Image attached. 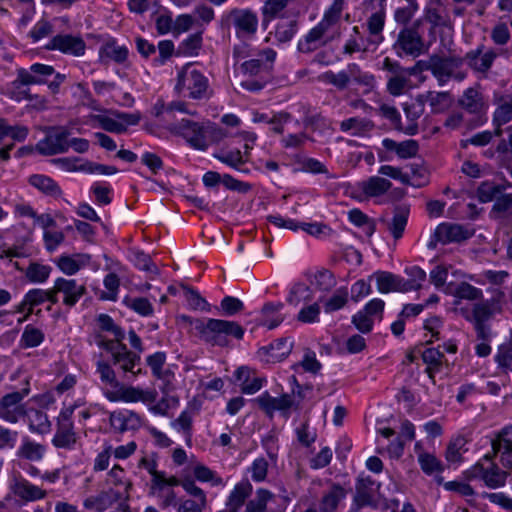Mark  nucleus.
<instances>
[{
	"label": "nucleus",
	"mask_w": 512,
	"mask_h": 512,
	"mask_svg": "<svg viewBox=\"0 0 512 512\" xmlns=\"http://www.w3.org/2000/svg\"><path fill=\"white\" fill-rule=\"evenodd\" d=\"M385 15L383 12L373 13L368 21L367 26L370 33V42L373 44H379L383 41L381 32L384 27Z\"/></svg>",
	"instance_id": "nucleus-35"
},
{
	"label": "nucleus",
	"mask_w": 512,
	"mask_h": 512,
	"mask_svg": "<svg viewBox=\"0 0 512 512\" xmlns=\"http://www.w3.org/2000/svg\"><path fill=\"white\" fill-rule=\"evenodd\" d=\"M44 451L45 448L43 445L26 439L19 448L18 456L30 461H39L42 459Z\"/></svg>",
	"instance_id": "nucleus-36"
},
{
	"label": "nucleus",
	"mask_w": 512,
	"mask_h": 512,
	"mask_svg": "<svg viewBox=\"0 0 512 512\" xmlns=\"http://www.w3.org/2000/svg\"><path fill=\"white\" fill-rule=\"evenodd\" d=\"M409 84V78L405 72L393 75L387 83V89L393 96L401 95Z\"/></svg>",
	"instance_id": "nucleus-51"
},
{
	"label": "nucleus",
	"mask_w": 512,
	"mask_h": 512,
	"mask_svg": "<svg viewBox=\"0 0 512 512\" xmlns=\"http://www.w3.org/2000/svg\"><path fill=\"white\" fill-rule=\"evenodd\" d=\"M121 348V352H117L114 355V364H119L121 369L125 372H132L133 374H137L140 372L138 370L137 372L134 371L135 365L140 361V357L129 351L125 345L118 346Z\"/></svg>",
	"instance_id": "nucleus-32"
},
{
	"label": "nucleus",
	"mask_w": 512,
	"mask_h": 512,
	"mask_svg": "<svg viewBox=\"0 0 512 512\" xmlns=\"http://www.w3.org/2000/svg\"><path fill=\"white\" fill-rule=\"evenodd\" d=\"M183 288L185 291L186 300L193 309L208 310L209 304L204 298L200 296L197 291L185 286Z\"/></svg>",
	"instance_id": "nucleus-59"
},
{
	"label": "nucleus",
	"mask_w": 512,
	"mask_h": 512,
	"mask_svg": "<svg viewBox=\"0 0 512 512\" xmlns=\"http://www.w3.org/2000/svg\"><path fill=\"white\" fill-rule=\"evenodd\" d=\"M29 393V389L16 391L4 395L0 399V418L9 423H16L18 419L26 414L22 400Z\"/></svg>",
	"instance_id": "nucleus-7"
},
{
	"label": "nucleus",
	"mask_w": 512,
	"mask_h": 512,
	"mask_svg": "<svg viewBox=\"0 0 512 512\" xmlns=\"http://www.w3.org/2000/svg\"><path fill=\"white\" fill-rule=\"evenodd\" d=\"M379 174L391 177L393 179L399 180L402 184L405 185H417L421 186L422 183L419 181L416 184L411 182V177L407 173H403L400 168L393 167L390 165H383L379 168Z\"/></svg>",
	"instance_id": "nucleus-52"
},
{
	"label": "nucleus",
	"mask_w": 512,
	"mask_h": 512,
	"mask_svg": "<svg viewBox=\"0 0 512 512\" xmlns=\"http://www.w3.org/2000/svg\"><path fill=\"white\" fill-rule=\"evenodd\" d=\"M47 299V293L42 289H32L26 295L24 300L17 306V312H23L26 307L27 313L20 319H18V323H23L28 319V317L33 312V307L42 304Z\"/></svg>",
	"instance_id": "nucleus-23"
},
{
	"label": "nucleus",
	"mask_w": 512,
	"mask_h": 512,
	"mask_svg": "<svg viewBox=\"0 0 512 512\" xmlns=\"http://www.w3.org/2000/svg\"><path fill=\"white\" fill-rule=\"evenodd\" d=\"M94 120L107 132L121 134L127 131L124 123L104 115H95Z\"/></svg>",
	"instance_id": "nucleus-49"
},
{
	"label": "nucleus",
	"mask_w": 512,
	"mask_h": 512,
	"mask_svg": "<svg viewBox=\"0 0 512 512\" xmlns=\"http://www.w3.org/2000/svg\"><path fill=\"white\" fill-rule=\"evenodd\" d=\"M12 490L18 498L26 502L41 500L47 495L45 490L24 478L16 479L13 483Z\"/></svg>",
	"instance_id": "nucleus-19"
},
{
	"label": "nucleus",
	"mask_w": 512,
	"mask_h": 512,
	"mask_svg": "<svg viewBox=\"0 0 512 512\" xmlns=\"http://www.w3.org/2000/svg\"><path fill=\"white\" fill-rule=\"evenodd\" d=\"M354 504L357 509H361L365 506H373L374 500L370 493V490L367 489V484H365V480H358L356 484V492L354 495Z\"/></svg>",
	"instance_id": "nucleus-39"
},
{
	"label": "nucleus",
	"mask_w": 512,
	"mask_h": 512,
	"mask_svg": "<svg viewBox=\"0 0 512 512\" xmlns=\"http://www.w3.org/2000/svg\"><path fill=\"white\" fill-rule=\"evenodd\" d=\"M493 315L492 306L489 302L477 303L472 310L474 324H485Z\"/></svg>",
	"instance_id": "nucleus-53"
},
{
	"label": "nucleus",
	"mask_w": 512,
	"mask_h": 512,
	"mask_svg": "<svg viewBox=\"0 0 512 512\" xmlns=\"http://www.w3.org/2000/svg\"><path fill=\"white\" fill-rule=\"evenodd\" d=\"M497 56L498 54L494 49H486L485 46L481 44L477 48L467 52L464 57L461 58L463 63H466L471 70L486 78Z\"/></svg>",
	"instance_id": "nucleus-6"
},
{
	"label": "nucleus",
	"mask_w": 512,
	"mask_h": 512,
	"mask_svg": "<svg viewBox=\"0 0 512 512\" xmlns=\"http://www.w3.org/2000/svg\"><path fill=\"white\" fill-rule=\"evenodd\" d=\"M120 499V494L115 491H103L97 496H91L84 501V507L88 510L103 512Z\"/></svg>",
	"instance_id": "nucleus-22"
},
{
	"label": "nucleus",
	"mask_w": 512,
	"mask_h": 512,
	"mask_svg": "<svg viewBox=\"0 0 512 512\" xmlns=\"http://www.w3.org/2000/svg\"><path fill=\"white\" fill-rule=\"evenodd\" d=\"M44 334L38 328L31 325L25 327L21 337V342L24 347H36L42 343Z\"/></svg>",
	"instance_id": "nucleus-50"
},
{
	"label": "nucleus",
	"mask_w": 512,
	"mask_h": 512,
	"mask_svg": "<svg viewBox=\"0 0 512 512\" xmlns=\"http://www.w3.org/2000/svg\"><path fill=\"white\" fill-rule=\"evenodd\" d=\"M424 363L428 365L426 373L431 379L434 378V373L439 370L444 359V353L438 348H427L422 353Z\"/></svg>",
	"instance_id": "nucleus-33"
},
{
	"label": "nucleus",
	"mask_w": 512,
	"mask_h": 512,
	"mask_svg": "<svg viewBox=\"0 0 512 512\" xmlns=\"http://www.w3.org/2000/svg\"><path fill=\"white\" fill-rule=\"evenodd\" d=\"M29 182L31 185L48 195L58 196L61 194L60 187L48 176L35 174L29 178Z\"/></svg>",
	"instance_id": "nucleus-34"
},
{
	"label": "nucleus",
	"mask_w": 512,
	"mask_h": 512,
	"mask_svg": "<svg viewBox=\"0 0 512 512\" xmlns=\"http://www.w3.org/2000/svg\"><path fill=\"white\" fill-rule=\"evenodd\" d=\"M56 291L64 294V304L74 306L86 292L84 285H79L75 280L58 278L56 280Z\"/></svg>",
	"instance_id": "nucleus-20"
},
{
	"label": "nucleus",
	"mask_w": 512,
	"mask_h": 512,
	"mask_svg": "<svg viewBox=\"0 0 512 512\" xmlns=\"http://www.w3.org/2000/svg\"><path fill=\"white\" fill-rule=\"evenodd\" d=\"M157 392L155 390H143L133 386H121L116 393H107L110 401L122 400L125 402H143L152 403L156 400Z\"/></svg>",
	"instance_id": "nucleus-13"
},
{
	"label": "nucleus",
	"mask_w": 512,
	"mask_h": 512,
	"mask_svg": "<svg viewBox=\"0 0 512 512\" xmlns=\"http://www.w3.org/2000/svg\"><path fill=\"white\" fill-rule=\"evenodd\" d=\"M377 288L381 293H388L391 291L407 292V287H404V279H401L389 272L376 273Z\"/></svg>",
	"instance_id": "nucleus-24"
},
{
	"label": "nucleus",
	"mask_w": 512,
	"mask_h": 512,
	"mask_svg": "<svg viewBox=\"0 0 512 512\" xmlns=\"http://www.w3.org/2000/svg\"><path fill=\"white\" fill-rule=\"evenodd\" d=\"M273 498L271 492L265 489H259L254 499L246 504V512H266L267 502Z\"/></svg>",
	"instance_id": "nucleus-38"
},
{
	"label": "nucleus",
	"mask_w": 512,
	"mask_h": 512,
	"mask_svg": "<svg viewBox=\"0 0 512 512\" xmlns=\"http://www.w3.org/2000/svg\"><path fill=\"white\" fill-rule=\"evenodd\" d=\"M463 64L461 57H442L437 54L431 55V73L437 79L440 86L445 85L453 75V70Z\"/></svg>",
	"instance_id": "nucleus-9"
},
{
	"label": "nucleus",
	"mask_w": 512,
	"mask_h": 512,
	"mask_svg": "<svg viewBox=\"0 0 512 512\" xmlns=\"http://www.w3.org/2000/svg\"><path fill=\"white\" fill-rule=\"evenodd\" d=\"M509 472L502 470L497 464L491 463L489 467L477 463L471 470V476L480 478L487 487L497 489L503 487L506 483Z\"/></svg>",
	"instance_id": "nucleus-12"
},
{
	"label": "nucleus",
	"mask_w": 512,
	"mask_h": 512,
	"mask_svg": "<svg viewBox=\"0 0 512 512\" xmlns=\"http://www.w3.org/2000/svg\"><path fill=\"white\" fill-rule=\"evenodd\" d=\"M379 113L386 119L390 120L397 130L402 131L401 117L394 106L382 104L379 107Z\"/></svg>",
	"instance_id": "nucleus-63"
},
{
	"label": "nucleus",
	"mask_w": 512,
	"mask_h": 512,
	"mask_svg": "<svg viewBox=\"0 0 512 512\" xmlns=\"http://www.w3.org/2000/svg\"><path fill=\"white\" fill-rule=\"evenodd\" d=\"M255 402L269 417H272L275 411H280L282 415L288 417L291 409L297 410L299 408L293 395L288 393L279 397H271L268 392H265L255 399Z\"/></svg>",
	"instance_id": "nucleus-8"
},
{
	"label": "nucleus",
	"mask_w": 512,
	"mask_h": 512,
	"mask_svg": "<svg viewBox=\"0 0 512 512\" xmlns=\"http://www.w3.org/2000/svg\"><path fill=\"white\" fill-rule=\"evenodd\" d=\"M50 270L51 269L48 266L32 263L27 268L26 277L31 282L41 283L44 282L49 277Z\"/></svg>",
	"instance_id": "nucleus-54"
},
{
	"label": "nucleus",
	"mask_w": 512,
	"mask_h": 512,
	"mask_svg": "<svg viewBox=\"0 0 512 512\" xmlns=\"http://www.w3.org/2000/svg\"><path fill=\"white\" fill-rule=\"evenodd\" d=\"M29 428L38 433H45L50 428V422L46 413L40 410H31L28 414Z\"/></svg>",
	"instance_id": "nucleus-37"
},
{
	"label": "nucleus",
	"mask_w": 512,
	"mask_h": 512,
	"mask_svg": "<svg viewBox=\"0 0 512 512\" xmlns=\"http://www.w3.org/2000/svg\"><path fill=\"white\" fill-rule=\"evenodd\" d=\"M343 0H335L325 12L322 20L298 42L301 53H311L340 37V17Z\"/></svg>",
	"instance_id": "nucleus-1"
},
{
	"label": "nucleus",
	"mask_w": 512,
	"mask_h": 512,
	"mask_svg": "<svg viewBox=\"0 0 512 512\" xmlns=\"http://www.w3.org/2000/svg\"><path fill=\"white\" fill-rule=\"evenodd\" d=\"M458 105L471 114H480L485 107L483 95L473 87L464 91L458 99Z\"/></svg>",
	"instance_id": "nucleus-21"
},
{
	"label": "nucleus",
	"mask_w": 512,
	"mask_h": 512,
	"mask_svg": "<svg viewBox=\"0 0 512 512\" xmlns=\"http://www.w3.org/2000/svg\"><path fill=\"white\" fill-rule=\"evenodd\" d=\"M231 20L236 28V34L239 37L253 36L258 27L256 14L250 10L232 9L226 17V21Z\"/></svg>",
	"instance_id": "nucleus-11"
},
{
	"label": "nucleus",
	"mask_w": 512,
	"mask_h": 512,
	"mask_svg": "<svg viewBox=\"0 0 512 512\" xmlns=\"http://www.w3.org/2000/svg\"><path fill=\"white\" fill-rule=\"evenodd\" d=\"M251 492L252 485L248 481L238 483L230 493L226 502V507H231L238 511L244 504L245 500L250 496Z\"/></svg>",
	"instance_id": "nucleus-31"
},
{
	"label": "nucleus",
	"mask_w": 512,
	"mask_h": 512,
	"mask_svg": "<svg viewBox=\"0 0 512 512\" xmlns=\"http://www.w3.org/2000/svg\"><path fill=\"white\" fill-rule=\"evenodd\" d=\"M45 132V138L35 145V150L39 154L43 156H53L68 151L70 131L66 127H47Z\"/></svg>",
	"instance_id": "nucleus-3"
},
{
	"label": "nucleus",
	"mask_w": 512,
	"mask_h": 512,
	"mask_svg": "<svg viewBox=\"0 0 512 512\" xmlns=\"http://www.w3.org/2000/svg\"><path fill=\"white\" fill-rule=\"evenodd\" d=\"M496 361L501 368L512 371V344H506L499 347L496 355Z\"/></svg>",
	"instance_id": "nucleus-60"
},
{
	"label": "nucleus",
	"mask_w": 512,
	"mask_h": 512,
	"mask_svg": "<svg viewBox=\"0 0 512 512\" xmlns=\"http://www.w3.org/2000/svg\"><path fill=\"white\" fill-rule=\"evenodd\" d=\"M348 302V291L347 289H339L335 292V294L330 297L324 303V310L326 313H331L337 311L344 307Z\"/></svg>",
	"instance_id": "nucleus-46"
},
{
	"label": "nucleus",
	"mask_w": 512,
	"mask_h": 512,
	"mask_svg": "<svg viewBox=\"0 0 512 512\" xmlns=\"http://www.w3.org/2000/svg\"><path fill=\"white\" fill-rule=\"evenodd\" d=\"M197 337L212 346H228V337L232 336L241 340L244 336V329L234 321L208 319H195L191 321Z\"/></svg>",
	"instance_id": "nucleus-2"
},
{
	"label": "nucleus",
	"mask_w": 512,
	"mask_h": 512,
	"mask_svg": "<svg viewBox=\"0 0 512 512\" xmlns=\"http://www.w3.org/2000/svg\"><path fill=\"white\" fill-rule=\"evenodd\" d=\"M124 303L142 316H150L153 314V307L150 301L144 297L126 298Z\"/></svg>",
	"instance_id": "nucleus-44"
},
{
	"label": "nucleus",
	"mask_w": 512,
	"mask_h": 512,
	"mask_svg": "<svg viewBox=\"0 0 512 512\" xmlns=\"http://www.w3.org/2000/svg\"><path fill=\"white\" fill-rule=\"evenodd\" d=\"M46 48L49 50H60L63 53L80 56L84 54L85 42L80 37L72 35H57L52 38Z\"/></svg>",
	"instance_id": "nucleus-14"
},
{
	"label": "nucleus",
	"mask_w": 512,
	"mask_h": 512,
	"mask_svg": "<svg viewBox=\"0 0 512 512\" xmlns=\"http://www.w3.org/2000/svg\"><path fill=\"white\" fill-rule=\"evenodd\" d=\"M453 295L458 299L474 301L482 298V291L467 282H461L456 286Z\"/></svg>",
	"instance_id": "nucleus-40"
},
{
	"label": "nucleus",
	"mask_w": 512,
	"mask_h": 512,
	"mask_svg": "<svg viewBox=\"0 0 512 512\" xmlns=\"http://www.w3.org/2000/svg\"><path fill=\"white\" fill-rule=\"evenodd\" d=\"M425 104L422 95H417L411 103L404 106V112L408 120L406 126H402V131L408 135H415L418 131V119L424 114Z\"/></svg>",
	"instance_id": "nucleus-17"
},
{
	"label": "nucleus",
	"mask_w": 512,
	"mask_h": 512,
	"mask_svg": "<svg viewBox=\"0 0 512 512\" xmlns=\"http://www.w3.org/2000/svg\"><path fill=\"white\" fill-rule=\"evenodd\" d=\"M418 461L421 466V469L426 474H432L434 472H441L443 470L441 462L430 453L420 452L418 456Z\"/></svg>",
	"instance_id": "nucleus-43"
},
{
	"label": "nucleus",
	"mask_w": 512,
	"mask_h": 512,
	"mask_svg": "<svg viewBox=\"0 0 512 512\" xmlns=\"http://www.w3.org/2000/svg\"><path fill=\"white\" fill-rule=\"evenodd\" d=\"M178 93L188 92V96L193 99L202 98L208 88L207 78L191 65H186L178 75L176 84Z\"/></svg>",
	"instance_id": "nucleus-4"
},
{
	"label": "nucleus",
	"mask_w": 512,
	"mask_h": 512,
	"mask_svg": "<svg viewBox=\"0 0 512 512\" xmlns=\"http://www.w3.org/2000/svg\"><path fill=\"white\" fill-rule=\"evenodd\" d=\"M392 184L389 180L378 176H373L363 181L360 184V188L363 193L368 197H378L385 194Z\"/></svg>",
	"instance_id": "nucleus-27"
},
{
	"label": "nucleus",
	"mask_w": 512,
	"mask_h": 512,
	"mask_svg": "<svg viewBox=\"0 0 512 512\" xmlns=\"http://www.w3.org/2000/svg\"><path fill=\"white\" fill-rule=\"evenodd\" d=\"M214 157L235 169H238L240 165L246 162L240 150L221 151L214 154Z\"/></svg>",
	"instance_id": "nucleus-48"
},
{
	"label": "nucleus",
	"mask_w": 512,
	"mask_h": 512,
	"mask_svg": "<svg viewBox=\"0 0 512 512\" xmlns=\"http://www.w3.org/2000/svg\"><path fill=\"white\" fill-rule=\"evenodd\" d=\"M194 476L199 481L211 482L213 485H221L223 483L222 478L216 476L211 469L204 465L195 466Z\"/></svg>",
	"instance_id": "nucleus-57"
},
{
	"label": "nucleus",
	"mask_w": 512,
	"mask_h": 512,
	"mask_svg": "<svg viewBox=\"0 0 512 512\" xmlns=\"http://www.w3.org/2000/svg\"><path fill=\"white\" fill-rule=\"evenodd\" d=\"M352 323L362 333H368L372 330L373 320L370 315L364 311H359L352 318Z\"/></svg>",
	"instance_id": "nucleus-64"
},
{
	"label": "nucleus",
	"mask_w": 512,
	"mask_h": 512,
	"mask_svg": "<svg viewBox=\"0 0 512 512\" xmlns=\"http://www.w3.org/2000/svg\"><path fill=\"white\" fill-rule=\"evenodd\" d=\"M502 187L493 182H482L477 189V197L480 202L487 203L501 193Z\"/></svg>",
	"instance_id": "nucleus-41"
},
{
	"label": "nucleus",
	"mask_w": 512,
	"mask_h": 512,
	"mask_svg": "<svg viewBox=\"0 0 512 512\" xmlns=\"http://www.w3.org/2000/svg\"><path fill=\"white\" fill-rule=\"evenodd\" d=\"M297 31V22L285 20L278 23L275 30V37L279 42L290 41Z\"/></svg>",
	"instance_id": "nucleus-42"
},
{
	"label": "nucleus",
	"mask_w": 512,
	"mask_h": 512,
	"mask_svg": "<svg viewBox=\"0 0 512 512\" xmlns=\"http://www.w3.org/2000/svg\"><path fill=\"white\" fill-rule=\"evenodd\" d=\"M322 79L334 85L339 90L346 89L350 83V76L345 71H341L337 74L332 71H328L322 75Z\"/></svg>",
	"instance_id": "nucleus-55"
},
{
	"label": "nucleus",
	"mask_w": 512,
	"mask_h": 512,
	"mask_svg": "<svg viewBox=\"0 0 512 512\" xmlns=\"http://www.w3.org/2000/svg\"><path fill=\"white\" fill-rule=\"evenodd\" d=\"M181 486L188 494L196 499V504L199 506H207V498L205 492L200 487H198L193 480H183L181 481Z\"/></svg>",
	"instance_id": "nucleus-56"
},
{
	"label": "nucleus",
	"mask_w": 512,
	"mask_h": 512,
	"mask_svg": "<svg viewBox=\"0 0 512 512\" xmlns=\"http://www.w3.org/2000/svg\"><path fill=\"white\" fill-rule=\"evenodd\" d=\"M420 24L421 21L417 20L411 26L403 28L398 34L394 48L413 57L423 54L426 48L423 37L418 31Z\"/></svg>",
	"instance_id": "nucleus-5"
},
{
	"label": "nucleus",
	"mask_w": 512,
	"mask_h": 512,
	"mask_svg": "<svg viewBox=\"0 0 512 512\" xmlns=\"http://www.w3.org/2000/svg\"><path fill=\"white\" fill-rule=\"evenodd\" d=\"M179 130L196 149L205 150L207 148L204 128L200 124L188 119H182L179 123Z\"/></svg>",
	"instance_id": "nucleus-16"
},
{
	"label": "nucleus",
	"mask_w": 512,
	"mask_h": 512,
	"mask_svg": "<svg viewBox=\"0 0 512 512\" xmlns=\"http://www.w3.org/2000/svg\"><path fill=\"white\" fill-rule=\"evenodd\" d=\"M172 426L176 428L178 431H182L187 439V442H190L192 417L188 412H182L181 415L175 421L172 422Z\"/></svg>",
	"instance_id": "nucleus-58"
},
{
	"label": "nucleus",
	"mask_w": 512,
	"mask_h": 512,
	"mask_svg": "<svg viewBox=\"0 0 512 512\" xmlns=\"http://www.w3.org/2000/svg\"><path fill=\"white\" fill-rule=\"evenodd\" d=\"M512 120V94L503 96L499 99V105L494 112V123L497 125L495 134L500 136L504 125Z\"/></svg>",
	"instance_id": "nucleus-25"
},
{
	"label": "nucleus",
	"mask_w": 512,
	"mask_h": 512,
	"mask_svg": "<svg viewBox=\"0 0 512 512\" xmlns=\"http://www.w3.org/2000/svg\"><path fill=\"white\" fill-rule=\"evenodd\" d=\"M424 104L429 102L433 113H442L450 108L453 98L449 92H432L428 91L421 94Z\"/></svg>",
	"instance_id": "nucleus-26"
},
{
	"label": "nucleus",
	"mask_w": 512,
	"mask_h": 512,
	"mask_svg": "<svg viewBox=\"0 0 512 512\" xmlns=\"http://www.w3.org/2000/svg\"><path fill=\"white\" fill-rule=\"evenodd\" d=\"M345 495L346 493L343 487L339 484H333L323 495L320 502V510L322 512H334Z\"/></svg>",
	"instance_id": "nucleus-28"
},
{
	"label": "nucleus",
	"mask_w": 512,
	"mask_h": 512,
	"mask_svg": "<svg viewBox=\"0 0 512 512\" xmlns=\"http://www.w3.org/2000/svg\"><path fill=\"white\" fill-rule=\"evenodd\" d=\"M76 443V434L71 422L59 423L53 444L58 448L70 449Z\"/></svg>",
	"instance_id": "nucleus-30"
},
{
	"label": "nucleus",
	"mask_w": 512,
	"mask_h": 512,
	"mask_svg": "<svg viewBox=\"0 0 512 512\" xmlns=\"http://www.w3.org/2000/svg\"><path fill=\"white\" fill-rule=\"evenodd\" d=\"M426 19L432 24L433 27L448 26L450 19L443 10L438 8H431L427 11Z\"/></svg>",
	"instance_id": "nucleus-62"
},
{
	"label": "nucleus",
	"mask_w": 512,
	"mask_h": 512,
	"mask_svg": "<svg viewBox=\"0 0 512 512\" xmlns=\"http://www.w3.org/2000/svg\"><path fill=\"white\" fill-rule=\"evenodd\" d=\"M410 208L406 204L397 205L393 210V217L389 219L381 218V222L390 232L395 240L403 236V232L407 225Z\"/></svg>",
	"instance_id": "nucleus-15"
},
{
	"label": "nucleus",
	"mask_w": 512,
	"mask_h": 512,
	"mask_svg": "<svg viewBox=\"0 0 512 512\" xmlns=\"http://www.w3.org/2000/svg\"><path fill=\"white\" fill-rule=\"evenodd\" d=\"M282 308L283 303L281 302H268L264 304L261 310L262 316L264 317L262 325L268 329H274L279 326L284 320V317L279 314Z\"/></svg>",
	"instance_id": "nucleus-29"
},
{
	"label": "nucleus",
	"mask_w": 512,
	"mask_h": 512,
	"mask_svg": "<svg viewBox=\"0 0 512 512\" xmlns=\"http://www.w3.org/2000/svg\"><path fill=\"white\" fill-rule=\"evenodd\" d=\"M259 56L261 58L245 61L241 65V69L245 75L257 76L262 72L268 71L270 68L269 64L274 61L276 53L272 49H266L263 50Z\"/></svg>",
	"instance_id": "nucleus-18"
},
{
	"label": "nucleus",
	"mask_w": 512,
	"mask_h": 512,
	"mask_svg": "<svg viewBox=\"0 0 512 512\" xmlns=\"http://www.w3.org/2000/svg\"><path fill=\"white\" fill-rule=\"evenodd\" d=\"M268 466L269 464L265 458L261 457L255 459L250 468L252 479L257 482L265 480Z\"/></svg>",
	"instance_id": "nucleus-61"
},
{
	"label": "nucleus",
	"mask_w": 512,
	"mask_h": 512,
	"mask_svg": "<svg viewBox=\"0 0 512 512\" xmlns=\"http://www.w3.org/2000/svg\"><path fill=\"white\" fill-rule=\"evenodd\" d=\"M472 234L468 229L459 224L443 223L440 224L434 234L433 238L428 244L429 248H435L437 242L443 244L450 242H460L468 239Z\"/></svg>",
	"instance_id": "nucleus-10"
},
{
	"label": "nucleus",
	"mask_w": 512,
	"mask_h": 512,
	"mask_svg": "<svg viewBox=\"0 0 512 512\" xmlns=\"http://www.w3.org/2000/svg\"><path fill=\"white\" fill-rule=\"evenodd\" d=\"M410 279L404 280V287H407V292L411 290H418L422 287V283L426 279V273L421 268L414 266L406 270Z\"/></svg>",
	"instance_id": "nucleus-45"
},
{
	"label": "nucleus",
	"mask_w": 512,
	"mask_h": 512,
	"mask_svg": "<svg viewBox=\"0 0 512 512\" xmlns=\"http://www.w3.org/2000/svg\"><path fill=\"white\" fill-rule=\"evenodd\" d=\"M51 162L67 172H84L85 161L78 157L55 158Z\"/></svg>",
	"instance_id": "nucleus-47"
}]
</instances>
